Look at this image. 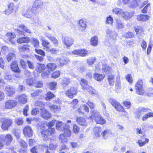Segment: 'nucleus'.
<instances>
[{
  "label": "nucleus",
  "mask_w": 153,
  "mask_h": 153,
  "mask_svg": "<svg viewBox=\"0 0 153 153\" xmlns=\"http://www.w3.org/2000/svg\"><path fill=\"white\" fill-rule=\"evenodd\" d=\"M57 130L60 131H63L66 136L69 137L71 135V131L70 129V126L65 124L60 121H57L56 125Z\"/></svg>",
  "instance_id": "nucleus-1"
},
{
  "label": "nucleus",
  "mask_w": 153,
  "mask_h": 153,
  "mask_svg": "<svg viewBox=\"0 0 153 153\" xmlns=\"http://www.w3.org/2000/svg\"><path fill=\"white\" fill-rule=\"evenodd\" d=\"M91 113V116L89 117L90 119L94 120L97 123L101 125H103L106 123V120L101 117L97 111L94 110Z\"/></svg>",
  "instance_id": "nucleus-2"
},
{
  "label": "nucleus",
  "mask_w": 153,
  "mask_h": 153,
  "mask_svg": "<svg viewBox=\"0 0 153 153\" xmlns=\"http://www.w3.org/2000/svg\"><path fill=\"white\" fill-rule=\"evenodd\" d=\"M113 12L119 16H121L125 20H128L130 19L132 15L129 13L127 12H124L123 10L118 8H114L113 10Z\"/></svg>",
  "instance_id": "nucleus-3"
},
{
  "label": "nucleus",
  "mask_w": 153,
  "mask_h": 153,
  "mask_svg": "<svg viewBox=\"0 0 153 153\" xmlns=\"http://www.w3.org/2000/svg\"><path fill=\"white\" fill-rule=\"evenodd\" d=\"M87 81L84 79H82L80 82L82 88L84 90H86L89 93L95 94L96 93L95 90L87 84Z\"/></svg>",
  "instance_id": "nucleus-4"
},
{
  "label": "nucleus",
  "mask_w": 153,
  "mask_h": 153,
  "mask_svg": "<svg viewBox=\"0 0 153 153\" xmlns=\"http://www.w3.org/2000/svg\"><path fill=\"white\" fill-rule=\"evenodd\" d=\"M2 125L1 126V129L4 131H7L9 128L12 124L13 121L11 118H5L2 119Z\"/></svg>",
  "instance_id": "nucleus-5"
},
{
  "label": "nucleus",
  "mask_w": 153,
  "mask_h": 153,
  "mask_svg": "<svg viewBox=\"0 0 153 153\" xmlns=\"http://www.w3.org/2000/svg\"><path fill=\"white\" fill-rule=\"evenodd\" d=\"M45 128L44 126H42L41 127L40 132L42 137H45V139L47 137L48 135H51L53 134L55 131V129L54 128H48L47 130H45Z\"/></svg>",
  "instance_id": "nucleus-6"
},
{
  "label": "nucleus",
  "mask_w": 153,
  "mask_h": 153,
  "mask_svg": "<svg viewBox=\"0 0 153 153\" xmlns=\"http://www.w3.org/2000/svg\"><path fill=\"white\" fill-rule=\"evenodd\" d=\"M109 101L116 110L119 111L125 112V110L123 107L115 99H110Z\"/></svg>",
  "instance_id": "nucleus-7"
},
{
  "label": "nucleus",
  "mask_w": 153,
  "mask_h": 153,
  "mask_svg": "<svg viewBox=\"0 0 153 153\" xmlns=\"http://www.w3.org/2000/svg\"><path fill=\"white\" fill-rule=\"evenodd\" d=\"M40 110L41 111V116L43 119L48 120L52 117V115L51 113L45 108H41Z\"/></svg>",
  "instance_id": "nucleus-8"
},
{
  "label": "nucleus",
  "mask_w": 153,
  "mask_h": 153,
  "mask_svg": "<svg viewBox=\"0 0 153 153\" xmlns=\"http://www.w3.org/2000/svg\"><path fill=\"white\" fill-rule=\"evenodd\" d=\"M5 36L8 40V42L9 44L12 45H16V41L13 40V39L16 37V35L14 33L8 32L6 34Z\"/></svg>",
  "instance_id": "nucleus-9"
},
{
  "label": "nucleus",
  "mask_w": 153,
  "mask_h": 153,
  "mask_svg": "<svg viewBox=\"0 0 153 153\" xmlns=\"http://www.w3.org/2000/svg\"><path fill=\"white\" fill-rule=\"evenodd\" d=\"M19 29L21 30L18 29H15V31L18 33L19 34H23L25 35L24 33L25 32L27 33H30L31 32L30 30L27 29L26 27L23 24H21L18 27Z\"/></svg>",
  "instance_id": "nucleus-10"
},
{
  "label": "nucleus",
  "mask_w": 153,
  "mask_h": 153,
  "mask_svg": "<svg viewBox=\"0 0 153 153\" xmlns=\"http://www.w3.org/2000/svg\"><path fill=\"white\" fill-rule=\"evenodd\" d=\"M143 84V81L141 80H139L137 82L136 85V87L137 88V94L140 95H143L145 93L144 90L142 88Z\"/></svg>",
  "instance_id": "nucleus-11"
},
{
  "label": "nucleus",
  "mask_w": 153,
  "mask_h": 153,
  "mask_svg": "<svg viewBox=\"0 0 153 153\" xmlns=\"http://www.w3.org/2000/svg\"><path fill=\"white\" fill-rule=\"evenodd\" d=\"M62 41L63 43L67 47L71 45L74 42L73 39L68 36H63L62 38Z\"/></svg>",
  "instance_id": "nucleus-12"
},
{
  "label": "nucleus",
  "mask_w": 153,
  "mask_h": 153,
  "mask_svg": "<svg viewBox=\"0 0 153 153\" xmlns=\"http://www.w3.org/2000/svg\"><path fill=\"white\" fill-rule=\"evenodd\" d=\"M77 92V89L76 88L72 87L66 92L65 94L69 97L72 98L74 95H76Z\"/></svg>",
  "instance_id": "nucleus-13"
},
{
  "label": "nucleus",
  "mask_w": 153,
  "mask_h": 153,
  "mask_svg": "<svg viewBox=\"0 0 153 153\" xmlns=\"http://www.w3.org/2000/svg\"><path fill=\"white\" fill-rule=\"evenodd\" d=\"M17 104V102L15 100H9L5 102L4 108L12 109Z\"/></svg>",
  "instance_id": "nucleus-14"
},
{
  "label": "nucleus",
  "mask_w": 153,
  "mask_h": 153,
  "mask_svg": "<svg viewBox=\"0 0 153 153\" xmlns=\"http://www.w3.org/2000/svg\"><path fill=\"white\" fill-rule=\"evenodd\" d=\"M43 146L44 148L46 150L45 153H54L53 151H52L55 149L56 147V144H53L52 143L49 144V146L46 145H44Z\"/></svg>",
  "instance_id": "nucleus-15"
},
{
  "label": "nucleus",
  "mask_w": 153,
  "mask_h": 153,
  "mask_svg": "<svg viewBox=\"0 0 153 153\" xmlns=\"http://www.w3.org/2000/svg\"><path fill=\"white\" fill-rule=\"evenodd\" d=\"M33 10H33V7L32 8H31L30 7H27L25 12L23 13L22 15L27 18H31L33 14Z\"/></svg>",
  "instance_id": "nucleus-16"
},
{
  "label": "nucleus",
  "mask_w": 153,
  "mask_h": 153,
  "mask_svg": "<svg viewBox=\"0 0 153 153\" xmlns=\"http://www.w3.org/2000/svg\"><path fill=\"white\" fill-rule=\"evenodd\" d=\"M56 61L59 62L60 66H62L64 65L67 64L69 62V59L68 58L63 57L61 58H57Z\"/></svg>",
  "instance_id": "nucleus-17"
},
{
  "label": "nucleus",
  "mask_w": 153,
  "mask_h": 153,
  "mask_svg": "<svg viewBox=\"0 0 153 153\" xmlns=\"http://www.w3.org/2000/svg\"><path fill=\"white\" fill-rule=\"evenodd\" d=\"M107 36L112 40L116 39V34L113 31H112L110 29H108L105 31Z\"/></svg>",
  "instance_id": "nucleus-18"
},
{
  "label": "nucleus",
  "mask_w": 153,
  "mask_h": 153,
  "mask_svg": "<svg viewBox=\"0 0 153 153\" xmlns=\"http://www.w3.org/2000/svg\"><path fill=\"white\" fill-rule=\"evenodd\" d=\"M23 132L25 136L30 137L33 134V131L31 127L29 126H26L23 129Z\"/></svg>",
  "instance_id": "nucleus-19"
},
{
  "label": "nucleus",
  "mask_w": 153,
  "mask_h": 153,
  "mask_svg": "<svg viewBox=\"0 0 153 153\" xmlns=\"http://www.w3.org/2000/svg\"><path fill=\"white\" fill-rule=\"evenodd\" d=\"M136 18L138 21L144 22L149 19V16L146 15L140 14L136 16Z\"/></svg>",
  "instance_id": "nucleus-20"
},
{
  "label": "nucleus",
  "mask_w": 153,
  "mask_h": 153,
  "mask_svg": "<svg viewBox=\"0 0 153 153\" xmlns=\"http://www.w3.org/2000/svg\"><path fill=\"white\" fill-rule=\"evenodd\" d=\"M76 122L79 125L83 126H86L87 125V123L85 120L81 117H76Z\"/></svg>",
  "instance_id": "nucleus-21"
},
{
  "label": "nucleus",
  "mask_w": 153,
  "mask_h": 153,
  "mask_svg": "<svg viewBox=\"0 0 153 153\" xmlns=\"http://www.w3.org/2000/svg\"><path fill=\"white\" fill-rule=\"evenodd\" d=\"M10 67L12 70L15 72L19 73L20 72L16 61H13L10 64Z\"/></svg>",
  "instance_id": "nucleus-22"
},
{
  "label": "nucleus",
  "mask_w": 153,
  "mask_h": 153,
  "mask_svg": "<svg viewBox=\"0 0 153 153\" xmlns=\"http://www.w3.org/2000/svg\"><path fill=\"white\" fill-rule=\"evenodd\" d=\"M49 106V108L51 111L54 113H58L61 110V108L60 106L53 105Z\"/></svg>",
  "instance_id": "nucleus-23"
},
{
  "label": "nucleus",
  "mask_w": 153,
  "mask_h": 153,
  "mask_svg": "<svg viewBox=\"0 0 153 153\" xmlns=\"http://www.w3.org/2000/svg\"><path fill=\"white\" fill-rule=\"evenodd\" d=\"M78 24L79 30L82 31H84L86 27L85 21L81 19L79 21Z\"/></svg>",
  "instance_id": "nucleus-24"
},
{
  "label": "nucleus",
  "mask_w": 153,
  "mask_h": 153,
  "mask_svg": "<svg viewBox=\"0 0 153 153\" xmlns=\"http://www.w3.org/2000/svg\"><path fill=\"white\" fill-rule=\"evenodd\" d=\"M12 140V137L10 134H7L3 140L4 144L7 145H9Z\"/></svg>",
  "instance_id": "nucleus-25"
},
{
  "label": "nucleus",
  "mask_w": 153,
  "mask_h": 153,
  "mask_svg": "<svg viewBox=\"0 0 153 153\" xmlns=\"http://www.w3.org/2000/svg\"><path fill=\"white\" fill-rule=\"evenodd\" d=\"M5 91L7 95L11 96L15 93V91L13 87L10 86H7L5 88Z\"/></svg>",
  "instance_id": "nucleus-26"
},
{
  "label": "nucleus",
  "mask_w": 153,
  "mask_h": 153,
  "mask_svg": "<svg viewBox=\"0 0 153 153\" xmlns=\"http://www.w3.org/2000/svg\"><path fill=\"white\" fill-rule=\"evenodd\" d=\"M134 30L135 31L136 34L140 36L143 34L144 32L143 27L139 25H137L135 26V27H134Z\"/></svg>",
  "instance_id": "nucleus-27"
},
{
  "label": "nucleus",
  "mask_w": 153,
  "mask_h": 153,
  "mask_svg": "<svg viewBox=\"0 0 153 153\" xmlns=\"http://www.w3.org/2000/svg\"><path fill=\"white\" fill-rule=\"evenodd\" d=\"M94 134L97 137H99L100 136V133L101 132L100 127H95L93 129Z\"/></svg>",
  "instance_id": "nucleus-28"
},
{
  "label": "nucleus",
  "mask_w": 153,
  "mask_h": 153,
  "mask_svg": "<svg viewBox=\"0 0 153 153\" xmlns=\"http://www.w3.org/2000/svg\"><path fill=\"white\" fill-rule=\"evenodd\" d=\"M45 68V66L44 65L38 63L36 67V70L38 72L41 73Z\"/></svg>",
  "instance_id": "nucleus-29"
},
{
  "label": "nucleus",
  "mask_w": 153,
  "mask_h": 153,
  "mask_svg": "<svg viewBox=\"0 0 153 153\" xmlns=\"http://www.w3.org/2000/svg\"><path fill=\"white\" fill-rule=\"evenodd\" d=\"M30 41V39L28 37H24L18 39L17 40V42L19 43H22L24 42L27 43Z\"/></svg>",
  "instance_id": "nucleus-30"
},
{
  "label": "nucleus",
  "mask_w": 153,
  "mask_h": 153,
  "mask_svg": "<svg viewBox=\"0 0 153 153\" xmlns=\"http://www.w3.org/2000/svg\"><path fill=\"white\" fill-rule=\"evenodd\" d=\"M43 4V2L41 0H36L33 4V8L34 10H36L37 8L39 6L42 5Z\"/></svg>",
  "instance_id": "nucleus-31"
},
{
  "label": "nucleus",
  "mask_w": 153,
  "mask_h": 153,
  "mask_svg": "<svg viewBox=\"0 0 153 153\" xmlns=\"http://www.w3.org/2000/svg\"><path fill=\"white\" fill-rule=\"evenodd\" d=\"M18 99L19 101L23 104L25 103L27 101V96L25 94L19 95Z\"/></svg>",
  "instance_id": "nucleus-32"
},
{
  "label": "nucleus",
  "mask_w": 153,
  "mask_h": 153,
  "mask_svg": "<svg viewBox=\"0 0 153 153\" xmlns=\"http://www.w3.org/2000/svg\"><path fill=\"white\" fill-rule=\"evenodd\" d=\"M105 75L98 74L96 73L94 74V78L98 81H101L104 78Z\"/></svg>",
  "instance_id": "nucleus-33"
},
{
  "label": "nucleus",
  "mask_w": 153,
  "mask_h": 153,
  "mask_svg": "<svg viewBox=\"0 0 153 153\" xmlns=\"http://www.w3.org/2000/svg\"><path fill=\"white\" fill-rule=\"evenodd\" d=\"M149 140L147 138L145 139L144 141H142L141 140H139L136 142V143L139 145L140 147H142L144 146L146 144L149 142Z\"/></svg>",
  "instance_id": "nucleus-34"
},
{
  "label": "nucleus",
  "mask_w": 153,
  "mask_h": 153,
  "mask_svg": "<svg viewBox=\"0 0 153 153\" xmlns=\"http://www.w3.org/2000/svg\"><path fill=\"white\" fill-rule=\"evenodd\" d=\"M57 65L54 63H49L47 65V69L49 71H53L55 70L56 68Z\"/></svg>",
  "instance_id": "nucleus-35"
},
{
  "label": "nucleus",
  "mask_w": 153,
  "mask_h": 153,
  "mask_svg": "<svg viewBox=\"0 0 153 153\" xmlns=\"http://www.w3.org/2000/svg\"><path fill=\"white\" fill-rule=\"evenodd\" d=\"M116 27L117 29H121L123 27V24L122 22L120 19H116Z\"/></svg>",
  "instance_id": "nucleus-36"
},
{
  "label": "nucleus",
  "mask_w": 153,
  "mask_h": 153,
  "mask_svg": "<svg viewBox=\"0 0 153 153\" xmlns=\"http://www.w3.org/2000/svg\"><path fill=\"white\" fill-rule=\"evenodd\" d=\"M29 46L28 45H24L22 46H20L18 48L20 52H23L25 51H29L28 48Z\"/></svg>",
  "instance_id": "nucleus-37"
},
{
  "label": "nucleus",
  "mask_w": 153,
  "mask_h": 153,
  "mask_svg": "<svg viewBox=\"0 0 153 153\" xmlns=\"http://www.w3.org/2000/svg\"><path fill=\"white\" fill-rule=\"evenodd\" d=\"M111 134L110 130L106 129L104 130L101 133L102 137L105 139L108 138L109 134Z\"/></svg>",
  "instance_id": "nucleus-38"
},
{
  "label": "nucleus",
  "mask_w": 153,
  "mask_h": 153,
  "mask_svg": "<svg viewBox=\"0 0 153 153\" xmlns=\"http://www.w3.org/2000/svg\"><path fill=\"white\" fill-rule=\"evenodd\" d=\"M102 69L107 74L109 73L111 70V68L106 64L103 65Z\"/></svg>",
  "instance_id": "nucleus-39"
},
{
  "label": "nucleus",
  "mask_w": 153,
  "mask_h": 153,
  "mask_svg": "<svg viewBox=\"0 0 153 153\" xmlns=\"http://www.w3.org/2000/svg\"><path fill=\"white\" fill-rule=\"evenodd\" d=\"M151 10L150 4H148L141 10V12L143 13H146L149 11Z\"/></svg>",
  "instance_id": "nucleus-40"
},
{
  "label": "nucleus",
  "mask_w": 153,
  "mask_h": 153,
  "mask_svg": "<svg viewBox=\"0 0 153 153\" xmlns=\"http://www.w3.org/2000/svg\"><path fill=\"white\" fill-rule=\"evenodd\" d=\"M7 8L13 12H16V7L13 3H10L8 5Z\"/></svg>",
  "instance_id": "nucleus-41"
},
{
  "label": "nucleus",
  "mask_w": 153,
  "mask_h": 153,
  "mask_svg": "<svg viewBox=\"0 0 153 153\" xmlns=\"http://www.w3.org/2000/svg\"><path fill=\"white\" fill-rule=\"evenodd\" d=\"M91 44L94 46H96L97 45L98 39L96 36H94L91 38Z\"/></svg>",
  "instance_id": "nucleus-42"
},
{
  "label": "nucleus",
  "mask_w": 153,
  "mask_h": 153,
  "mask_svg": "<svg viewBox=\"0 0 153 153\" xmlns=\"http://www.w3.org/2000/svg\"><path fill=\"white\" fill-rule=\"evenodd\" d=\"M71 82V80L69 78L64 77L61 81V84L63 85H68Z\"/></svg>",
  "instance_id": "nucleus-43"
},
{
  "label": "nucleus",
  "mask_w": 153,
  "mask_h": 153,
  "mask_svg": "<svg viewBox=\"0 0 153 153\" xmlns=\"http://www.w3.org/2000/svg\"><path fill=\"white\" fill-rule=\"evenodd\" d=\"M153 117V113L149 112L144 115L142 118L143 121L146 120L149 117Z\"/></svg>",
  "instance_id": "nucleus-44"
},
{
  "label": "nucleus",
  "mask_w": 153,
  "mask_h": 153,
  "mask_svg": "<svg viewBox=\"0 0 153 153\" xmlns=\"http://www.w3.org/2000/svg\"><path fill=\"white\" fill-rule=\"evenodd\" d=\"M54 97V95L51 92L49 91L47 92L46 95L45 99L46 100H49L53 98Z\"/></svg>",
  "instance_id": "nucleus-45"
},
{
  "label": "nucleus",
  "mask_w": 153,
  "mask_h": 153,
  "mask_svg": "<svg viewBox=\"0 0 153 153\" xmlns=\"http://www.w3.org/2000/svg\"><path fill=\"white\" fill-rule=\"evenodd\" d=\"M64 134H60L59 136V139L61 140L62 143L67 142L68 139L64 135Z\"/></svg>",
  "instance_id": "nucleus-46"
},
{
  "label": "nucleus",
  "mask_w": 153,
  "mask_h": 153,
  "mask_svg": "<svg viewBox=\"0 0 153 153\" xmlns=\"http://www.w3.org/2000/svg\"><path fill=\"white\" fill-rule=\"evenodd\" d=\"M15 58V54L13 53H10L7 56V59L8 62L13 60Z\"/></svg>",
  "instance_id": "nucleus-47"
},
{
  "label": "nucleus",
  "mask_w": 153,
  "mask_h": 153,
  "mask_svg": "<svg viewBox=\"0 0 153 153\" xmlns=\"http://www.w3.org/2000/svg\"><path fill=\"white\" fill-rule=\"evenodd\" d=\"M88 51L85 49H80V56L85 57L87 56Z\"/></svg>",
  "instance_id": "nucleus-48"
},
{
  "label": "nucleus",
  "mask_w": 153,
  "mask_h": 153,
  "mask_svg": "<svg viewBox=\"0 0 153 153\" xmlns=\"http://www.w3.org/2000/svg\"><path fill=\"white\" fill-rule=\"evenodd\" d=\"M110 85H113L114 84V76L113 75H110L108 76V78Z\"/></svg>",
  "instance_id": "nucleus-49"
},
{
  "label": "nucleus",
  "mask_w": 153,
  "mask_h": 153,
  "mask_svg": "<svg viewBox=\"0 0 153 153\" xmlns=\"http://www.w3.org/2000/svg\"><path fill=\"white\" fill-rule=\"evenodd\" d=\"M32 42L35 47L37 48L39 47V42L37 39L35 38L32 39Z\"/></svg>",
  "instance_id": "nucleus-50"
},
{
  "label": "nucleus",
  "mask_w": 153,
  "mask_h": 153,
  "mask_svg": "<svg viewBox=\"0 0 153 153\" xmlns=\"http://www.w3.org/2000/svg\"><path fill=\"white\" fill-rule=\"evenodd\" d=\"M95 61V57H91L87 59V63L89 65H91L93 64Z\"/></svg>",
  "instance_id": "nucleus-51"
},
{
  "label": "nucleus",
  "mask_w": 153,
  "mask_h": 153,
  "mask_svg": "<svg viewBox=\"0 0 153 153\" xmlns=\"http://www.w3.org/2000/svg\"><path fill=\"white\" fill-rule=\"evenodd\" d=\"M86 103L91 108L93 109L94 107V104L90 99H88Z\"/></svg>",
  "instance_id": "nucleus-52"
},
{
  "label": "nucleus",
  "mask_w": 153,
  "mask_h": 153,
  "mask_svg": "<svg viewBox=\"0 0 153 153\" xmlns=\"http://www.w3.org/2000/svg\"><path fill=\"white\" fill-rule=\"evenodd\" d=\"M56 120H53L51 121L48 122L47 125V126L48 128H51L54 125L55 123H56Z\"/></svg>",
  "instance_id": "nucleus-53"
},
{
  "label": "nucleus",
  "mask_w": 153,
  "mask_h": 153,
  "mask_svg": "<svg viewBox=\"0 0 153 153\" xmlns=\"http://www.w3.org/2000/svg\"><path fill=\"white\" fill-rule=\"evenodd\" d=\"M56 82H52L50 83V89L52 90H54L56 87Z\"/></svg>",
  "instance_id": "nucleus-54"
},
{
  "label": "nucleus",
  "mask_w": 153,
  "mask_h": 153,
  "mask_svg": "<svg viewBox=\"0 0 153 153\" xmlns=\"http://www.w3.org/2000/svg\"><path fill=\"white\" fill-rule=\"evenodd\" d=\"M79 128L76 124H74L73 126V132L75 133H77L79 131Z\"/></svg>",
  "instance_id": "nucleus-55"
},
{
  "label": "nucleus",
  "mask_w": 153,
  "mask_h": 153,
  "mask_svg": "<svg viewBox=\"0 0 153 153\" xmlns=\"http://www.w3.org/2000/svg\"><path fill=\"white\" fill-rule=\"evenodd\" d=\"M35 51L37 53L40 54L43 56H45V53L42 50L35 49Z\"/></svg>",
  "instance_id": "nucleus-56"
},
{
  "label": "nucleus",
  "mask_w": 153,
  "mask_h": 153,
  "mask_svg": "<svg viewBox=\"0 0 153 153\" xmlns=\"http://www.w3.org/2000/svg\"><path fill=\"white\" fill-rule=\"evenodd\" d=\"M70 54H73L80 56V49L75 50L68 52Z\"/></svg>",
  "instance_id": "nucleus-57"
},
{
  "label": "nucleus",
  "mask_w": 153,
  "mask_h": 153,
  "mask_svg": "<svg viewBox=\"0 0 153 153\" xmlns=\"http://www.w3.org/2000/svg\"><path fill=\"white\" fill-rule=\"evenodd\" d=\"M27 63L29 68L32 69H34L35 68V66L33 62L29 60L27 61Z\"/></svg>",
  "instance_id": "nucleus-58"
},
{
  "label": "nucleus",
  "mask_w": 153,
  "mask_h": 153,
  "mask_svg": "<svg viewBox=\"0 0 153 153\" xmlns=\"http://www.w3.org/2000/svg\"><path fill=\"white\" fill-rule=\"evenodd\" d=\"M60 75V73L59 71H57L53 73L52 74V78H56L58 77Z\"/></svg>",
  "instance_id": "nucleus-59"
},
{
  "label": "nucleus",
  "mask_w": 153,
  "mask_h": 153,
  "mask_svg": "<svg viewBox=\"0 0 153 153\" xmlns=\"http://www.w3.org/2000/svg\"><path fill=\"white\" fill-rule=\"evenodd\" d=\"M113 19L112 17L110 16L107 17L106 20V23L109 24L110 25L112 24Z\"/></svg>",
  "instance_id": "nucleus-60"
},
{
  "label": "nucleus",
  "mask_w": 153,
  "mask_h": 153,
  "mask_svg": "<svg viewBox=\"0 0 153 153\" xmlns=\"http://www.w3.org/2000/svg\"><path fill=\"white\" fill-rule=\"evenodd\" d=\"M50 40L52 42L55 46L56 47L58 45V41L55 37L52 36Z\"/></svg>",
  "instance_id": "nucleus-61"
},
{
  "label": "nucleus",
  "mask_w": 153,
  "mask_h": 153,
  "mask_svg": "<svg viewBox=\"0 0 153 153\" xmlns=\"http://www.w3.org/2000/svg\"><path fill=\"white\" fill-rule=\"evenodd\" d=\"M42 91L41 90L37 91L31 94V96L32 97H36L40 94V93L42 92Z\"/></svg>",
  "instance_id": "nucleus-62"
},
{
  "label": "nucleus",
  "mask_w": 153,
  "mask_h": 153,
  "mask_svg": "<svg viewBox=\"0 0 153 153\" xmlns=\"http://www.w3.org/2000/svg\"><path fill=\"white\" fill-rule=\"evenodd\" d=\"M16 123L18 126L21 125L23 123V121L22 118H17L15 120Z\"/></svg>",
  "instance_id": "nucleus-63"
},
{
  "label": "nucleus",
  "mask_w": 153,
  "mask_h": 153,
  "mask_svg": "<svg viewBox=\"0 0 153 153\" xmlns=\"http://www.w3.org/2000/svg\"><path fill=\"white\" fill-rule=\"evenodd\" d=\"M13 132L17 139L19 137V134L20 133V131L18 129H14L13 131Z\"/></svg>",
  "instance_id": "nucleus-64"
}]
</instances>
